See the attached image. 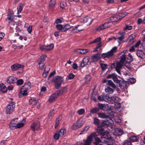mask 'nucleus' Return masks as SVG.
<instances>
[{"label": "nucleus", "mask_w": 145, "mask_h": 145, "mask_svg": "<svg viewBox=\"0 0 145 145\" xmlns=\"http://www.w3.org/2000/svg\"><path fill=\"white\" fill-rule=\"evenodd\" d=\"M23 86L26 89L28 90L30 89L31 88V84L29 82H28L27 84H25Z\"/></svg>", "instance_id": "de8ad7c7"}, {"label": "nucleus", "mask_w": 145, "mask_h": 145, "mask_svg": "<svg viewBox=\"0 0 145 145\" xmlns=\"http://www.w3.org/2000/svg\"><path fill=\"white\" fill-rule=\"evenodd\" d=\"M99 117L102 118H108L110 117V114L109 113L105 114L103 113H99L98 114Z\"/></svg>", "instance_id": "412c9836"}, {"label": "nucleus", "mask_w": 145, "mask_h": 145, "mask_svg": "<svg viewBox=\"0 0 145 145\" xmlns=\"http://www.w3.org/2000/svg\"><path fill=\"white\" fill-rule=\"evenodd\" d=\"M29 104L32 105H35L37 103L36 100L34 99H30L29 100Z\"/></svg>", "instance_id": "49530a36"}, {"label": "nucleus", "mask_w": 145, "mask_h": 145, "mask_svg": "<svg viewBox=\"0 0 145 145\" xmlns=\"http://www.w3.org/2000/svg\"><path fill=\"white\" fill-rule=\"evenodd\" d=\"M56 27L58 30H61V32L63 29V26L61 24H57L56 25Z\"/></svg>", "instance_id": "5fc2aeb1"}, {"label": "nucleus", "mask_w": 145, "mask_h": 145, "mask_svg": "<svg viewBox=\"0 0 145 145\" xmlns=\"http://www.w3.org/2000/svg\"><path fill=\"white\" fill-rule=\"evenodd\" d=\"M91 78V76L89 74H88L86 75L85 77L84 78V80L85 83L86 84H88L90 81Z\"/></svg>", "instance_id": "c85d7f7f"}, {"label": "nucleus", "mask_w": 145, "mask_h": 145, "mask_svg": "<svg viewBox=\"0 0 145 145\" xmlns=\"http://www.w3.org/2000/svg\"><path fill=\"white\" fill-rule=\"evenodd\" d=\"M129 139L131 142H135L137 141L139 139V138L136 136L133 135L130 137Z\"/></svg>", "instance_id": "72a5a7b5"}, {"label": "nucleus", "mask_w": 145, "mask_h": 145, "mask_svg": "<svg viewBox=\"0 0 145 145\" xmlns=\"http://www.w3.org/2000/svg\"><path fill=\"white\" fill-rule=\"evenodd\" d=\"M113 88H111L109 87H108L105 89V91L108 93H112L114 91V89Z\"/></svg>", "instance_id": "2f4dec72"}, {"label": "nucleus", "mask_w": 145, "mask_h": 145, "mask_svg": "<svg viewBox=\"0 0 145 145\" xmlns=\"http://www.w3.org/2000/svg\"><path fill=\"white\" fill-rule=\"evenodd\" d=\"M100 65L103 71H105L108 66L107 65L103 63H101Z\"/></svg>", "instance_id": "c03bdc74"}, {"label": "nucleus", "mask_w": 145, "mask_h": 145, "mask_svg": "<svg viewBox=\"0 0 145 145\" xmlns=\"http://www.w3.org/2000/svg\"><path fill=\"white\" fill-rule=\"evenodd\" d=\"M53 81L55 83V87L56 89H58L61 85L63 81L62 77L59 76H56L53 79Z\"/></svg>", "instance_id": "7ed1b4c3"}, {"label": "nucleus", "mask_w": 145, "mask_h": 145, "mask_svg": "<svg viewBox=\"0 0 145 145\" xmlns=\"http://www.w3.org/2000/svg\"><path fill=\"white\" fill-rule=\"evenodd\" d=\"M84 29L83 27L80 25H77L72 29L71 32L72 33H78Z\"/></svg>", "instance_id": "9b49d317"}, {"label": "nucleus", "mask_w": 145, "mask_h": 145, "mask_svg": "<svg viewBox=\"0 0 145 145\" xmlns=\"http://www.w3.org/2000/svg\"><path fill=\"white\" fill-rule=\"evenodd\" d=\"M39 64V67L41 70L43 69L44 67V66L45 65L44 62H42V61H38Z\"/></svg>", "instance_id": "09e8293b"}, {"label": "nucleus", "mask_w": 145, "mask_h": 145, "mask_svg": "<svg viewBox=\"0 0 145 145\" xmlns=\"http://www.w3.org/2000/svg\"><path fill=\"white\" fill-rule=\"evenodd\" d=\"M75 77V75L72 73L69 74L67 77V78L69 80H71L73 79Z\"/></svg>", "instance_id": "bf43d9fd"}, {"label": "nucleus", "mask_w": 145, "mask_h": 145, "mask_svg": "<svg viewBox=\"0 0 145 145\" xmlns=\"http://www.w3.org/2000/svg\"><path fill=\"white\" fill-rule=\"evenodd\" d=\"M111 101H112L115 103H117L120 100V98L116 96H112L110 98Z\"/></svg>", "instance_id": "c9c22d12"}, {"label": "nucleus", "mask_w": 145, "mask_h": 145, "mask_svg": "<svg viewBox=\"0 0 145 145\" xmlns=\"http://www.w3.org/2000/svg\"><path fill=\"white\" fill-rule=\"evenodd\" d=\"M105 139V140L104 141L107 142V145H113V142L111 140V137L110 139Z\"/></svg>", "instance_id": "8fccbe9b"}, {"label": "nucleus", "mask_w": 145, "mask_h": 145, "mask_svg": "<svg viewBox=\"0 0 145 145\" xmlns=\"http://www.w3.org/2000/svg\"><path fill=\"white\" fill-rule=\"evenodd\" d=\"M120 17L118 14H115L110 17V20L111 22H117L120 20Z\"/></svg>", "instance_id": "6ab92c4d"}, {"label": "nucleus", "mask_w": 145, "mask_h": 145, "mask_svg": "<svg viewBox=\"0 0 145 145\" xmlns=\"http://www.w3.org/2000/svg\"><path fill=\"white\" fill-rule=\"evenodd\" d=\"M117 47H114L109 52L103 53L101 55L99 52L97 54L93 55L91 57V59L93 62H96L101 58L102 57L104 58H109L112 57L114 55V54L116 52Z\"/></svg>", "instance_id": "f257e3e1"}, {"label": "nucleus", "mask_w": 145, "mask_h": 145, "mask_svg": "<svg viewBox=\"0 0 145 145\" xmlns=\"http://www.w3.org/2000/svg\"><path fill=\"white\" fill-rule=\"evenodd\" d=\"M15 106V103L14 102L9 103L6 108V112L9 114L12 113L14 110Z\"/></svg>", "instance_id": "20e7f679"}, {"label": "nucleus", "mask_w": 145, "mask_h": 145, "mask_svg": "<svg viewBox=\"0 0 145 145\" xmlns=\"http://www.w3.org/2000/svg\"><path fill=\"white\" fill-rule=\"evenodd\" d=\"M85 112L84 109L82 108L78 110L77 112V113L79 115H81L84 114Z\"/></svg>", "instance_id": "603ef678"}, {"label": "nucleus", "mask_w": 145, "mask_h": 145, "mask_svg": "<svg viewBox=\"0 0 145 145\" xmlns=\"http://www.w3.org/2000/svg\"><path fill=\"white\" fill-rule=\"evenodd\" d=\"M97 135L95 133H93L88 137L86 140L84 142L85 145H90L92 142V138Z\"/></svg>", "instance_id": "0eeeda50"}, {"label": "nucleus", "mask_w": 145, "mask_h": 145, "mask_svg": "<svg viewBox=\"0 0 145 145\" xmlns=\"http://www.w3.org/2000/svg\"><path fill=\"white\" fill-rule=\"evenodd\" d=\"M54 46V44L53 43H51L47 46L41 45L40 46V48L43 51H48L52 50Z\"/></svg>", "instance_id": "423d86ee"}, {"label": "nucleus", "mask_w": 145, "mask_h": 145, "mask_svg": "<svg viewBox=\"0 0 145 145\" xmlns=\"http://www.w3.org/2000/svg\"><path fill=\"white\" fill-rule=\"evenodd\" d=\"M55 111L54 110L51 111L48 114V117L49 119H52V117L54 115Z\"/></svg>", "instance_id": "6e6d98bb"}, {"label": "nucleus", "mask_w": 145, "mask_h": 145, "mask_svg": "<svg viewBox=\"0 0 145 145\" xmlns=\"http://www.w3.org/2000/svg\"><path fill=\"white\" fill-rule=\"evenodd\" d=\"M40 127L39 121H37L33 122L31 125L30 127L32 131H35L39 129Z\"/></svg>", "instance_id": "1a4fd4ad"}, {"label": "nucleus", "mask_w": 145, "mask_h": 145, "mask_svg": "<svg viewBox=\"0 0 145 145\" xmlns=\"http://www.w3.org/2000/svg\"><path fill=\"white\" fill-rule=\"evenodd\" d=\"M0 91L3 93L6 92L7 89L3 83H1L0 85Z\"/></svg>", "instance_id": "bb28decb"}, {"label": "nucleus", "mask_w": 145, "mask_h": 145, "mask_svg": "<svg viewBox=\"0 0 145 145\" xmlns=\"http://www.w3.org/2000/svg\"><path fill=\"white\" fill-rule=\"evenodd\" d=\"M66 0H62L60 4V6L61 8L63 9L66 6Z\"/></svg>", "instance_id": "ea45409f"}, {"label": "nucleus", "mask_w": 145, "mask_h": 145, "mask_svg": "<svg viewBox=\"0 0 145 145\" xmlns=\"http://www.w3.org/2000/svg\"><path fill=\"white\" fill-rule=\"evenodd\" d=\"M112 25V23L109 20V21L105 22L104 24L99 26L98 27L97 30L98 31H100L104 29L110 27Z\"/></svg>", "instance_id": "39448f33"}, {"label": "nucleus", "mask_w": 145, "mask_h": 145, "mask_svg": "<svg viewBox=\"0 0 145 145\" xmlns=\"http://www.w3.org/2000/svg\"><path fill=\"white\" fill-rule=\"evenodd\" d=\"M103 101H105L108 103H110L111 102L110 98L109 97V95L108 94L105 95L103 94Z\"/></svg>", "instance_id": "393cba45"}, {"label": "nucleus", "mask_w": 145, "mask_h": 145, "mask_svg": "<svg viewBox=\"0 0 145 145\" xmlns=\"http://www.w3.org/2000/svg\"><path fill=\"white\" fill-rule=\"evenodd\" d=\"M105 105V104L99 103L98 104L97 106L98 107V108H99V110L100 109L101 110H103L104 108V107Z\"/></svg>", "instance_id": "680f3d73"}, {"label": "nucleus", "mask_w": 145, "mask_h": 145, "mask_svg": "<svg viewBox=\"0 0 145 145\" xmlns=\"http://www.w3.org/2000/svg\"><path fill=\"white\" fill-rule=\"evenodd\" d=\"M99 111V108L97 107H95L91 110L90 112L91 113L95 114Z\"/></svg>", "instance_id": "58836bf2"}, {"label": "nucleus", "mask_w": 145, "mask_h": 145, "mask_svg": "<svg viewBox=\"0 0 145 145\" xmlns=\"http://www.w3.org/2000/svg\"><path fill=\"white\" fill-rule=\"evenodd\" d=\"M61 120V116H59L56 119V123L55 125V128L56 129L59 124L60 121Z\"/></svg>", "instance_id": "f704fd0d"}, {"label": "nucleus", "mask_w": 145, "mask_h": 145, "mask_svg": "<svg viewBox=\"0 0 145 145\" xmlns=\"http://www.w3.org/2000/svg\"><path fill=\"white\" fill-rule=\"evenodd\" d=\"M46 57V55L45 54H43L40 56V58H39L38 61H42V62H44L45 60Z\"/></svg>", "instance_id": "79ce46f5"}, {"label": "nucleus", "mask_w": 145, "mask_h": 145, "mask_svg": "<svg viewBox=\"0 0 145 145\" xmlns=\"http://www.w3.org/2000/svg\"><path fill=\"white\" fill-rule=\"evenodd\" d=\"M96 135L93 138H94L95 139V141L94 142V144H95V145H99L101 144H99L101 142V140L99 139V138L97 137V135L96 134Z\"/></svg>", "instance_id": "c756f323"}, {"label": "nucleus", "mask_w": 145, "mask_h": 145, "mask_svg": "<svg viewBox=\"0 0 145 145\" xmlns=\"http://www.w3.org/2000/svg\"><path fill=\"white\" fill-rule=\"evenodd\" d=\"M106 85L108 86V87H111L113 89H115L116 88V86L113 82L111 80H108Z\"/></svg>", "instance_id": "cd10ccee"}, {"label": "nucleus", "mask_w": 145, "mask_h": 145, "mask_svg": "<svg viewBox=\"0 0 145 145\" xmlns=\"http://www.w3.org/2000/svg\"><path fill=\"white\" fill-rule=\"evenodd\" d=\"M66 129L64 128H62L60 129L58 133L59 134V136L61 137L66 133Z\"/></svg>", "instance_id": "473e14b6"}, {"label": "nucleus", "mask_w": 145, "mask_h": 145, "mask_svg": "<svg viewBox=\"0 0 145 145\" xmlns=\"http://www.w3.org/2000/svg\"><path fill=\"white\" fill-rule=\"evenodd\" d=\"M136 54L137 56L140 59H143L145 57L144 52L141 50H137Z\"/></svg>", "instance_id": "dca6fc26"}, {"label": "nucleus", "mask_w": 145, "mask_h": 145, "mask_svg": "<svg viewBox=\"0 0 145 145\" xmlns=\"http://www.w3.org/2000/svg\"><path fill=\"white\" fill-rule=\"evenodd\" d=\"M123 63L120 62H117L115 67V69L117 72L119 74H120L121 72L120 70L121 69L123 65Z\"/></svg>", "instance_id": "aec40b11"}, {"label": "nucleus", "mask_w": 145, "mask_h": 145, "mask_svg": "<svg viewBox=\"0 0 145 145\" xmlns=\"http://www.w3.org/2000/svg\"><path fill=\"white\" fill-rule=\"evenodd\" d=\"M118 76L115 73L113 78V81L116 83L118 84L120 80H118Z\"/></svg>", "instance_id": "3c124183"}, {"label": "nucleus", "mask_w": 145, "mask_h": 145, "mask_svg": "<svg viewBox=\"0 0 145 145\" xmlns=\"http://www.w3.org/2000/svg\"><path fill=\"white\" fill-rule=\"evenodd\" d=\"M136 81L135 79L133 78H130L129 79L127 82L128 84H132L135 83Z\"/></svg>", "instance_id": "a18cd8bd"}, {"label": "nucleus", "mask_w": 145, "mask_h": 145, "mask_svg": "<svg viewBox=\"0 0 145 145\" xmlns=\"http://www.w3.org/2000/svg\"><path fill=\"white\" fill-rule=\"evenodd\" d=\"M93 123L94 124L98 125L99 124L100 120L96 118H93Z\"/></svg>", "instance_id": "864d4df0"}, {"label": "nucleus", "mask_w": 145, "mask_h": 145, "mask_svg": "<svg viewBox=\"0 0 145 145\" xmlns=\"http://www.w3.org/2000/svg\"><path fill=\"white\" fill-rule=\"evenodd\" d=\"M132 28L133 27L132 26L126 24L125 27L123 28V30H129L132 29Z\"/></svg>", "instance_id": "4d7b16f0"}, {"label": "nucleus", "mask_w": 145, "mask_h": 145, "mask_svg": "<svg viewBox=\"0 0 145 145\" xmlns=\"http://www.w3.org/2000/svg\"><path fill=\"white\" fill-rule=\"evenodd\" d=\"M9 25L11 26H14L16 24V23L14 22L13 19L8 21Z\"/></svg>", "instance_id": "0e129e2a"}, {"label": "nucleus", "mask_w": 145, "mask_h": 145, "mask_svg": "<svg viewBox=\"0 0 145 145\" xmlns=\"http://www.w3.org/2000/svg\"><path fill=\"white\" fill-rule=\"evenodd\" d=\"M117 131L118 133V135H120L123 133V131L121 129H118L117 130Z\"/></svg>", "instance_id": "774afa93"}, {"label": "nucleus", "mask_w": 145, "mask_h": 145, "mask_svg": "<svg viewBox=\"0 0 145 145\" xmlns=\"http://www.w3.org/2000/svg\"><path fill=\"white\" fill-rule=\"evenodd\" d=\"M101 39L100 37H98L95 39L93 41L91 42L90 44H93L95 43L99 42L101 41Z\"/></svg>", "instance_id": "13d9d810"}, {"label": "nucleus", "mask_w": 145, "mask_h": 145, "mask_svg": "<svg viewBox=\"0 0 145 145\" xmlns=\"http://www.w3.org/2000/svg\"><path fill=\"white\" fill-rule=\"evenodd\" d=\"M84 124V122L81 119L78 120L76 122L73 124L72 127L73 129L74 130L77 129L81 127Z\"/></svg>", "instance_id": "6e6552de"}, {"label": "nucleus", "mask_w": 145, "mask_h": 145, "mask_svg": "<svg viewBox=\"0 0 145 145\" xmlns=\"http://www.w3.org/2000/svg\"><path fill=\"white\" fill-rule=\"evenodd\" d=\"M90 58L88 57H85L83 58L81 61V63L80 64V67L83 68L86 66L89 62Z\"/></svg>", "instance_id": "9d476101"}, {"label": "nucleus", "mask_w": 145, "mask_h": 145, "mask_svg": "<svg viewBox=\"0 0 145 145\" xmlns=\"http://www.w3.org/2000/svg\"><path fill=\"white\" fill-rule=\"evenodd\" d=\"M56 3V0H50L49 3V6L50 8H53L54 7Z\"/></svg>", "instance_id": "a19ab883"}, {"label": "nucleus", "mask_w": 145, "mask_h": 145, "mask_svg": "<svg viewBox=\"0 0 145 145\" xmlns=\"http://www.w3.org/2000/svg\"><path fill=\"white\" fill-rule=\"evenodd\" d=\"M27 89L22 86L20 89V92L18 94L19 97L21 98L24 95H27Z\"/></svg>", "instance_id": "4468645a"}, {"label": "nucleus", "mask_w": 145, "mask_h": 145, "mask_svg": "<svg viewBox=\"0 0 145 145\" xmlns=\"http://www.w3.org/2000/svg\"><path fill=\"white\" fill-rule=\"evenodd\" d=\"M23 4L21 3H20L17 8L18 14H19V13L22 11L23 9Z\"/></svg>", "instance_id": "7c9ffc66"}, {"label": "nucleus", "mask_w": 145, "mask_h": 145, "mask_svg": "<svg viewBox=\"0 0 145 145\" xmlns=\"http://www.w3.org/2000/svg\"><path fill=\"white\" fill-rule=\"evenodd\" d=\"M11 70L12 71H16L20 68L23 69L24 66L20 64L15 63L12 65L11 67Z\"/></svg>", "instance_id": "ddd939ff"}, {"label": "nucleus", "mask_w": 145, "mask_h": 145, "mask_svg": "<svg viewBox=\"0 0 145 145\" xmlns=\"http://www.w3.org/2000/svg\"><path fill=\"white\" fill-rule=\"evenodd\" d=\"M16 84L17 85H22L24 82L23 80L22 79H20L16 80Z\"/></svg>", "instance_id": "052dcab7"}, {"label": "nucleus", "mask_w": 145, "mask_h": 145, "mask_svg": "<svg viewBox=\"0 0 145 145\" xmlns=\"http://www.w3.org/2000/svg\"><path fill=\"white\" fill-rule=\"evenodd\" d=\"M14 120H12L11 121L10 123L9 128L11 129H13L17 128V124L16 123H14Z\"/></svg>", "instance_id": "5701e85b"}, {"label": "nucleus", "mask_w": 145, "mask_h": 145, "mask_svg": "<svg viewBox=\"0 0 145 145\" xmlns=\"http://www.w3.org/2000/svg\"><path fill=\"white\" fill-rule=\"evenodd\" d=\"M89 50L88 49H78L74 50V52L77 54H85L88 52Z\"/></svg>", "instance_id": "f3484780"}, {"label": "nucleus", "mask_w": 145, "mask_h": 145, "mask_svg": "<svg viewBox=\"0 0 145 145\" xmlns=\"http://www.w3.org/2000/svg\"><path fill=\"white\" fill-rule=\"evenodd\" d=\"M133 60L132 56L130 54H129L127 56H126L125 63H130Z\"/></svg>", "instance_id": "a878e982"}, {"label": "nucleus", "mask_w": 145, "mask_h": 145, "mask_svg": "<svg viewBox=\"0 0 145 145\" xmlns=\"http://www.w3.org/2000/svg\"><path fill=\"white\" fill-rule=\"evenodd\" d=\"M120 62L123 63L125 62L126 58V55H124V53H121L120 54Z\"/></svg>", "instance_id": "b1692460"}, {"label": "nucleus", "mask_w": 145, "mask_h": 145, "mask_svg": "<svg viewBox=\"0 0 145 145\" xmlns=\"http://www.w3.org/2000/svg\"><path fill=\"white\" fill-rule=\"evenodd\" d=\"M58 94L57 92H55L52 94L49 97L48 99V101L49 102H51L54 101L58 95Z\"/></svg>", "instance_id": "4be33fe9"}, {"label": "nucleus", "mask_w": 145, "mask_h": 145, "mask_svg": "<svg viewBox=\"0 0 145 145\" xmlns=\"http://www.w3.org/2000/svg\"><path fill=\"white\" fill-rule=\"evenodd\" d=\"M137 35V34L135 33H134L131 34L128 37V39L129 41H131L132 40L134 39Z\"/></svg>", "instance_id": "37998d69"}, {"label": "nucleus", "mask_w": 145, "mask_h": 145, "mask_svg": "<svg viewBox=\"0 0 145 145\" xmlns=\"http://www.w3.org/2000/svg\"><path fill=\"white\" fill-rule=\"evenodd\" d=\"M71 26L69 25V24H66L63 27V29L62 31V32H65L70 28H71Z\"/></svg>", "instance_id": "4c0bfd02"}, {"label": "nucleus", "mask_w": 145, "mask_h": 145, "mask_svg": "<svg viewBox=\"0 0 145 145\" xmlns=\"http://www.w3.org/2000/svg\"><path fill=\"white\" fill-rule=\"evenodd\" d=\"M59 137H61L59 136V134L58 133H56L54 135V138L55 139L57 140L59 139Z\"/></svg>", "instance_id": "338daca9"}, {"label": "nucleus", "mask_w": 145, "mask_h": 145, "mask_svg": "<svg viewBox=\"0 0 145 145\" xmlns=\"http://www.w3.org/2000/svg\"><path fill=\"white\" fill-rule=\"evenodd\" d=\"M16 123L17 124L16 127L17 128H20L23 126L24 125V124L22 123H19L18 122L17 123Z\"/></svg>", "instance_id": "e2e57ef3"}, {"label": "nucleus", "mask_w": 145, "mask_h": 145, "mask_svg": "<svg viewBox=\"0 0 145 145\" xmlns=\"http://www.w3.org/2000/svg\"><path fill=\"white\" fill-rule=\"evenodd\" d=\"M17 80L16 78L12 76H10L7 78L6 82L8 84H13L16 82Z\"/></svg>", "instance_id": "a211bd4d"}, {"label": "nucleus", "mask_w": 145, "mask_h": 145, "mask_svg": "<svg viewBox=\"0 0 145 145\" xmlns=\"http://www.w3.org/2000/svg\"><path fill=\"white\" fill-rule=\"evenodd\" d=\"M97 136H101L102 138L106 139H110L111 138V136L108 132H105L104 129L103 128H97L96 129V132L95 133Z\"/></svg>", "instance_id": "f03ea898"}, {"label": "nucleus", "mask_w": 145, "mask_h": 145, "mask_svg": "<svg viewBox=\"0 0 145 145\" xmlns=\"http://www.w3.org/2000/svg\"><path fill=\"white\" fill-rule=\"evenodd\" d=\"M93 19L90 17H86L80 20V22L82 23H87V25H90L93 22Z\"/></svg>", "instance_id": "2eb2a0df"}, {"label": "nucleus", "mask_w": 145, "mask_h": 145, "mask_svg": "<svg viewBox=\"0 0 145 145\" xmlns=\"http://www.w3.org/2000/svg\"><path fill=\"white\" fill-rule=\"evenodd\" d=\"M67 88L66 87H65L61 89L60 90L58 91L57 92L59 95H62L63 93L66 92L67 91Z\"/></svg>", "instance_id": "e433bc0d"}, {"label": "nucleus", "mask_w": 145, "mask_h": 145, "mask_svg": "<svg viewBox=\"0 0 145 145\" xmlns=\"http://www.w3.org/2000/svg\"><path fill=\"white\" fill-rule=\"evenodd\" d=\"M127 81H125L123 79L120 80L118 83H119V86L122 89H124L127 87Z\"/></svg>", "instance_id": "f8f14e48"}, {"label": "nucleus", "mask_w": 145, "mask_h": 145, "mask_svg": "<svg viewBox=\"0 0 145 145\" xmlns=\"http://www.w3.org/2000/svg\"><path fill=\"white\" fill-rule=\"evenodd\" d=\"M103 94L100 95L98 97L97 99L98 100L100 101H103Z\"/></svg>", "instance_id": "69168bd1"}]
</instances>
